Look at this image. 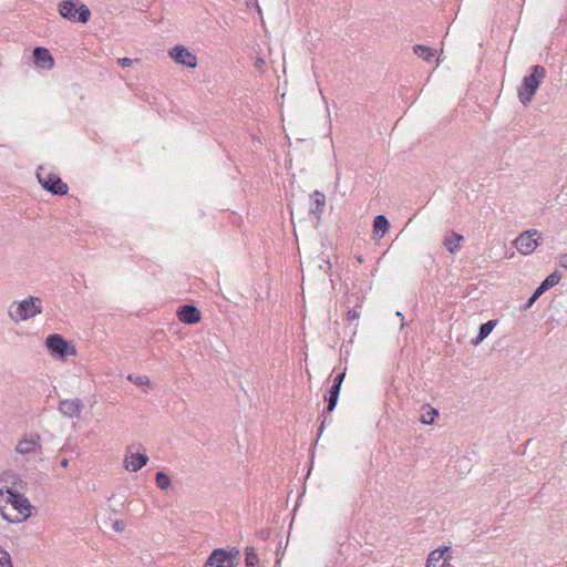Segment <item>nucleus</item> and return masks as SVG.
<instances>
[{
  "label": "nucleus",
  "mask_w": 567,
  "mask_h": 567,
  "mask_svg": "<svg viewBox=\"0 0 567 567\" xmlns=\"http://www.w3.org/2000/svg\"><path fill=\"white\" fill-rule=\"evenodd\" d=\"M35 507L28 497L17 489V484L6 491L0 489V515L8 523H23L33 515Z\"/></svg>",
  "instance_id": "1"
},
{
  "label": "nucleus",
  "mask_w": 567,
  "mask_h": 567,
  "mask_svg": "<svg viewBox=\"0 0 567 567\" xmlns=\"http://www.w3.org/2000/svg\"><path fill=\"white\" fill-rule=\"evenodd\" d=\"M545 75L546 70L544 66L534 65L530 69V74L523 78L522 84L518 87V99L524 105L532 101Z\"/></svg>",
  "instance_id": "2"
},
{
  "label": "nucleus",
  "mask_w": 567,
  "mask_h": 567,
  "mask_svg": "<svg viewBox=\"0 0 567 567\" xmlns=\"http://www.w3.org/2000/svg\"><path fill=\"white\" fill-rule=\"evenodd\" d=\"M59 14L71 22L86 23L91 19V10L80 0H63L58 6Z\"/></svg>",
  "instance_id": "3"
},
{
  "label": "nucleus",
  "mask_w": 567,
  "mask_h": 567,
  "mask_svg": "<svg viewBox=\"0 0 567 567\" xmlns=\"http://www.w3.org/2000/svg\"><path fill=\"white\" fill-rule=\"evenodd\" d=\"M42 312V301L38 297H28L20 302H12L8 309L10 319H31Z\"/></svg>",
  "instance_id": "4"
},
{
  "label": "nucleus",
  "mask_w": 567,
  "mask_h": 567,
  "mask_svg": "<svg viewBox=\"0 0 567 567\" xmlns=\"http://www.w3.org/2000/svg\"><path fill=\"white\" fill-rule=\"evenodd\" d=\"M37 178L41 186L53 195L62 196L69 190L68 185L56 174L51 173L43 166L38 168Z\"/></svg>",
  "instance_id": "5"
},
{
  "label": "nucleus",
  "mask_w": 567,
  "mask_h": 567,
  "mask_svg": "<svg viewBox=\"0 0 567 567\" xmlns=\"http://www.w3.org/2000/svg\"><path fill=\"white\" fill-rule=\"evenodd\" d=\"M543 241L542 234L533 228L522 233L515 240L514 246L522 255H530Z\"/></svg>",
  "instance_id": "6"
},
{
  "label": "nucleus",
  "mask_w": 567,
  "mask_h": 567,
  "mask_svg": "<svg viewBox=\"0 0 567 567\" xmlns=\"http://www.w3.org/2000/svg\"><path fill=\"white\" fill-rule=\"evenodd\" d=\"M45 346L49 352L56 358L65 359L75 355L76 350L73 344L64 340L60 334H50L47 337Z\"/></svg>",
  "instance_id": "7"
},
{
  "label": "nucleus",
  "mask_w": 567,
  "mask_h": 567,
  "mask_svg": "<svg viewBox=\"0 0 567 567\" xmlns=\"http://www.w3.org/2000/svg\"><path fill=\"white\" fill-rule=\"evenodd\" d=\"M140 445H130L125 450L123 466L128 472H137L144 467L148 462V456L145 452H140Z\"/></svg>",
  "instance_id": "8"
},
{
  "label": "nucleus",
  "mask_w": 567,
  "mask_h": 567,
  "mask_svg": "<svg viewBox=\"0 0 567 567\" xmlns=\"http://www.w3.org/2000/svg\"><path fill=\"white\" fill-rule=\"evenodd\" d=\"M16 453L20 455L41 454V436L38 433L25 434L20 437L14 446Z\"/></svg>",
  "instance_id": "9"
},
{
  "label": "nucleus",
  "mask_w": 567,
  "mask_h": 567,
  "mask_svg": "<svg viewBox=\"0 0 567 567\" xmlns=\"http://www.w3.org/2000/svg\"><path fill=\"white\" fill-rule=\"evenodd\" d=\"M239 554L238 550H226L224 548L214 549L204 567H234V559Z\"/></svg>",
  "instance_id": "10"
},
{
  "label": "nucleus",
  "mask_w": 567,
  "mask_h": 567,
  "mask_svg": "<svg viewBox=\"0 0 567 567\" xmlns=\"http://www.w3.org/2000/svg\"><path fill=\"white\" fill-rule=\"evenodd\" d=\"M169 56L178 64L194 69L197 65V56L186 47L177 44L169 51Z\"/></svg>",
  "instance_id": "11"
},
{
  "label": "nucleus",
  "mask_w": 567,
  "mask_h": 567,
  "mask_svg": "<svg viewBox=\"0 0 567 567\" xmlns=\"http://www.w3.org/2000/svg\"><path fill=\"white\" fill-rule=\"evenodd\" d=\"M451 548L449 546L440 547L432 550L426 559V567H449L451 555H446Z\"/></svg>",
  "instance_id": "12"
},
{
  "label": "nucleus",
  "mask_w": 567,
  "mask_h": 567,
  "mask_svg": "<svg viewBox=\"0 0 567 567\" xmlns=\"http://www.w3.org/2000/svg\"><path fill=\"white\" fill-rule=\"evenodd\" d=\"M84 409V403L80 399H65L59 404V411L66 417H79Z\"/></svg>",
  "instance_id": "13"
},
{
  "label": "nucleus",
  "mask_w": 567,
  "mask_h": 567,
  "mask_svg": "<svg viewBox=\"0 0 567 567\" xmlns=\"http://www.w3.org/2000/svg\"><path fill=\"white\" fill-rule=\"evenodd\" d=\"M34 64L43 70H51L54 66L52 54L47 48L37 47L33 50Z\"/></svg>",
  "instance_id": "14"
},
{
  "label": "nucleus",
  "mask_w": 567,
  "mask_h": 567,
  "mask_svg": "<svg viewBox=\"0 0 567 567\" xmlns=\"http://www.w3.org/2000/svg\"><path fill=\"white\" fill-rule=\"evenodd\" d=\"M563 274L558 270H555L549 276H547L540 285L536 289V296H542L548 289L555 287L561 279Z\"/></svg>",
  "instance_id": "15"
},
{
  "label": "nucleus",
  "mask_w": 567,
  "mask_h": 567,
  "mask_svg": "<svg viewBox=\"0 0 567 567\" xmlns=\"http://www.w3.org/2000/svg\"><path fill=\"white\" fill-rule=\"evenodd\" d=\"M362 301V298L358 293H351L348 296L346 305H347V319H359L361 313L357 310L359 307V302Z\"/></svg>",
  "instance_id": "16"
},
{
  "label": "nucleus",
  "mask_w": 567,
  "mask_h": 567,
  "mask_svg": "<svg viewBox=\"0 0 567 567\" xmlns=\"http://www.w3.org/2000/svg\"><path fill=\"white\" fill-rule=\"evenodd\" d=\"M390 223L384 215H378L373 220V237L381 239L389 230Z\"/></svg>",
  "instance_id": "17"
},
{
  "label": "nucleus",
  "mask_w": 567,
  "mask_h": 567,
  "mask_svg": "<svg viewBox=\"0 0 567 567\" xmlns=\"http://www.w3.org/2000/svg\"><path fill=\"white\" fill-rule=\"evenodd\" d=\"M311 198H312V205L310 208V213L316 215L319 218L324 209L326 197L321 192L315 190L311 195Z\"/></svg>",
  "instance_id": "18"
},
{
  "label": "nucleus",
  "mask_w": 567,
  "mask_h": 567,
  "mask_svg": "<svg viewBox=\"0 0 567 567\" xmlns=\"http://www.w3.org/2000/svg\"><path fill=\"white\" fill-rule=\"evenodd\" d=\"M177 319H200V311L190 303L178 307Z\"/></svg>",
  "instance_id": "19"
},
{
  "label": "nucleus",
  "mask_w": 567,
  "mask_h": 567,
  "mask_svg": "<svg viewBox=\"0 0 567 567\" xmlns=\"http://www.w3.org/2000/svg\"><path fill=\"white\" fill-rule=\"evenodd\" d=\"M497 321H486L480 328L478 334L471 340L473 346H478L495 328Z\"/></svg>",
  "instance_id": "20"
},
{
  "label": "nucleus",
  "mask_w": 567,
  "mask_h": 567,
  "mask_svg": "<svg viewBox=\"0 0 567 567\" xmlns=\"http://www.w3.org/2000/svg\"><path fill=\"white\" fill-rule=\"evenodd\" d=\"M463 240V236L452 231L444 238V246L451 252L455 254L460 249V243Z\"/></svg>",
  "instance_id": "21"
},
{
  "label": "nucleus",
  "mask_w": 567,
  "mask_h": 567,
  "mask_svg": "<svg viewBox=\"0 0 567 567\" xmlns=\"http://www.w3.org/2000/svg\"><path fill=\"white\" fill-rule=\"evenodd\" d=\"M413 52L415 55H417L419 58L423 59L426 62H431L435 56L434 49L422 44H415L413 47Z\"/></svg>",
  "instance_id": "22"
},
{
  "label": "nucleus",
  "mask_w": 567,
  "mask_h": 567,
  "mask_svg": "<svg viewBox=\"0 0 567 567\" xmlns=\"http://www.w3.org/2000/svg\"><path fill=\"white\" fill-rule=\"evenodd\" d=\"M439 416V411L432 406H425L422 410L420 422L426 425L433 424Z\"/></svg>",
  "instance_id": "23"
},
{
  "label": "nucleus",
  "mask_w": 567,
  "mask_h": 567,
  "mask_svg": "<svg viewBox=\"0 0 567 567\" xmlns=\"http://www.w3.org/2000/svg\"><path fill=\"white\" fill-rule=\"evenodd\" d=\"M339 392H340V388H338V385H332L330 388L329 393H328L329 396L327 398V400L329 401L328 406H327V412H332L333 409L336 408L338 398H339Z\"/></svg>",
  "instance_id": "24"
},
{
  "label": "nucleus",
  "mask_w": 567,
  "mask_h": 567,
  "mask_svg": "<svg viewBox=\"0 0 567 567\" xmlns=\"http://www.w3.org/2000/svg\"><path fill=\"white\" fill-rule=\"evenodd\" d=\"M155 482L158 488L166 491L169 488L172 482L169 476L164 472H157L155 475Z\"/></svg>",
  "instance_id": "25"
},
{
  "label": "nucleus",
  "mask_w": 567,
  "mask_h": 567,
  "mask_svg": "<svg viewBox=\"0 0 567 567\" xmlns=\"http://www.w3.org/2000/svg\"><path fill=\"white\" fill-rule=\"evenodd\" d=\"M127 380H130L131 382H133L134 384L141 386V388H147L150 389L151 388V380L146 375H133V374H130L127 377Z\"/></svg>",
  "instance_id": "26"
},
{
  "label": "nucleus",
  "mask_w": 567,
  "mask_h": 567,
  "mask_svg": "<svg viewBox=\"0 0 567 567\" xmlns=\"http://www.w3.org/2000/svg\"><path fill=\"white\" fill-rule=\"evenodd\" d=\"M258 561H259V559H258V556H257L255 549L252 547H247L246 548V558H245L246 567H256Z\"/></svg>",
  "instance_id": "27"
},
{
  "label": "nucleus",
  "mask_w": 567,
  "mask_h": 567,
  "mask_svg": "<svg viewBox=\"0 0 567 567\" xmlns=\"http://www.w3.org/2000/svg\"><path fill=\"white\" fill-rule=\"evenodd\" d=\"M0 567H13L11 555L0 546Z\"/></svg>",
  "instance_id": "28"
},
{
  "label": "nucleus",
  "mask_w": 567,
  "mask_h": 567,
  "mask_svg": "<svg viewBox=\"0 0 567 567\" xmlns=\"http://www.w3.org/2000/svg\"><path fill=\"white\" fill-rule=\"evenodd\" d=\"M112 527H113V530H114V532L121 533V532H123V530H124V528H125V524H124V522H123V520H115V522L113 523Z\"/></svg>",
  "instance_id": "29"
},
{
  "label": "nucleus",
  "mask_w": 567,
  "mask_h": 567,
  "mask_svg": "<svg viewBox=\"0 0 567 567\" xmlns=\"http://www.w3.org/2000/svg\"><path fill=\"white\" fill-rule=\"evenodd\" d=\"M133 63V60L130 59V58H121L118 59V64L122 66V68H128L131 66Z\"/></svg>",
  "instance_id": "30"
},
{
  "label": "nucleus",
  "mask_w": 567,
  "mask_h": 567,
  "mask_svg": "<svg viewBox=\"0 0 567 567\" xmlns=\"http://www.w3.org/2000/svg\"><path fill=\"white\" fill-rule=\"evenodd\" d=\"M344 379V372L342 373H339L336 378H334V381H333V384L332 385H338V388L341 386V383Z\"/></svg>",
  "instance_id": "31"
},
{
  "label": "nucleus",
  "mask_w": 567,
  "mask_h": 567,
  "mask_svg": "<svg viewBox=\"0 0 567 567\" xmlns=\"http://www.w3.org/2000/svg\"><path fill=\"white\" fill-rule=\"evenodd\" d=\"M540 296H536V290L532 295V297L528 299L526 307L529 308Z\"/></svg>",
  "instance_id": "32"
},
{
  "label": "nucleus",
  "mask_w": 567,
  "mask_h": 567,
  "mask_svg": "<svg viewBox=\"0 0 567 567\" xmlns=\"http://www.w3.org/2000/svg\"><path fill=\"white\" fill-rule=\"evenodd\" d=\"M559 265L564 268H567V254L559 256Z\"/></svg>",
  "instance_id": "33"
},
{
  "label": "nucleus",
  "mask_w": 567,
  "mask_h": 567,
  "mask_svg": "<svg viewBox=\"0 0 567 567\" xmlns=\"http://www.w3.org/2000/svg\"><path fill=\"white\" fill-rule=\"evenodd\" d=\"M264 65H265V60L264 59H261V58L256 59L255 66L258 70H261Z\"/></svg>",
  "instance_id": "34"
},
{
  "label": "nucleus",
  "mask_w": 567,
  "mask_h": 567,
  "mask_svg": "<svg viewBox=\"0 0 567 567\" xmlns=\"http://www.w3.org/2000/svg\"><path fill=\"white\" fill-rule=\"evenodd\" d=\"M60 465H61V467L66 468L69 466V460L68 458L61 460Z\"/></svg>",
  "instance_id": "35"
},
{
  "label": "nucleus",
  "mask_w": 567,
  "mask_h": 567,
  "mask_svg": "<svg viewBox=\"0 0 567 567\" xmlns=\"http://www.w3.org/2000/svg\"><path fill=\"white\" fill-rule=\"evenodd\" d=\"M398 317H402V313L400 311L396 312Z\"/></svg>",
  "instance_id": "36"
},
{
  "label": "nucleus",
  "mask_w": 567,
  "mask_h": 567,
  "mask_svg": "<svg viewBox=\"0 0 567 567\" xmlns=\"http://www.w3.org/2000/svg\"><path fill=\"white\" fill-rule=\"evenodd\" d=\"M186 323H194L195 321L193 320H189V321H185Z\"/></svg>",
  "instance_id": "37"
}]
</instances>
